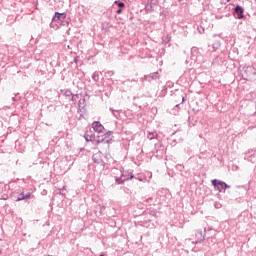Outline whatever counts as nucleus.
<instances>
[{
  "instance_id": "obj_1",
  "label": "nucleus",
  "mask_w": 256,
  "mask_h": 256,
  "mask_svg": "<svg viewBox=\"0 0 256 256\" xmlns=\"http://www.w3.org/2000/svg\"><path fill=\"white\" fill-rule=\"evenodd\" d=\"M59 25L62 27H69L71 25V18L67 16V13L55 12L50 27L52 29H59Z\"/></svg>"
},
{
  "instance_id": "obj_2",
  "label": "nucleus",
  "mask_w": 256,
  "mask_h": 256,
  "mask_svg": "<svg viewBox=\"0 0 256 256\" xmlns=\"http://www.w3.org/2000/svg\"><path fill=\"white\" fill-rule=\"evenodd\" d=\"M111 135H113V131H107L102 136H97V145L99 146V149H109V145H111Z\"/></svg>"
},
{
  "instance_id": "obj_3",
  "label": "nucleus",
  "mask_w": 256,
  "mask_h": 256,
  "mask_svg": "<svg viewBox=\"0 0 256 256\" xmlns=\"http://www.w3.org/2000/svg\"><path fill=\"white\" fill-rule=\"evenodd\" d=\"M211 184L214 187L215 191H218L219 193H225L227 189H231V185L226 184L224 181H221L219 179L211 180Z\"/></svg>"
},
{
  "instance_id": "obj_4",
  "label": "nucleus",
  "mask_w": 256,
  "mask_h": 256,
  "mask_svg": "<svg viewBox=\"0 0 256 256\" xmlns=\"http://www.w3.org/2000/svg\"><path fill=\"white\" fill-rule=\"evenodd\" d=\"M245 9L241 5H236L233 8V15L236 19H245Z\"/></svg>"
},
{
  "instance_id": "obj_5",
  "label": "nucleus",
  "mask_w": 256,
  "mask_h": 256,
  "mask_svg": "<svg viewBox=\"0 0 256 256\" xmlns=\"http://www.w3.org/2000/svg\"><path fill=\"white\" fill-rule=\"evenodd\" d=\"M132 179H137L133 173L128 178H125V173H122L120 177H115V182L117 185H123L125 181H131Z\"/></svg>"
},
{
  "instance_id": "obj_6",
  "label": "nucleus",
  "mask_w": 256,
  "mask_h": 256,
  "mask_svg": "<svg viewBox=\"0 0 256 256\" xmlns=\"http://www.w3.org/2000/svg\"><path fill=\"white\" fill-rule=\"evenodd\" d=\"M157 79H161V74H159L158 71L145 75L142 78V81H148V83H151L152 81H157Z\"/></svg>"
},
{
  "instance_id": "obj_7",
  "label": "nucleus",
  "mask_w": 256,
  "mask_h": 256,
  "mask_svg": "<svg viewBox=\"0 0 256 256\" xmlns=\"http://www.w3.org/2000/svg\"><path fill=\"white\" fill-rule=\"evenodd\" d=\"M243 77H248L249 79H256V70L255 67L248 66L244 70Z\"/></svg>"
},
{
  "instance_id": "obj_8",
  "label": "nucleus",
  "mask_w": 256,
  "mask_h": 256,
  "mask_svg": "<svg viewBox=\"0 0 256 256\" xmlns=\"http://www.w3.org/2000/svg\"><path fill=\"white\" fill-rule=\"evenodd\" d=\"M92 161L96 163V165H100V167H105V161L101 158V151L97 154H93Z\"/></svg>"
},
{
  "instance_id": "obj_9",
  "label": "nucleus",
  "mask_w": 256,
  "mask_h": 256,
  "mask_svg": "<svg viewBox=\"0 0 256 256\" xmlns=\"http://www.w3.org/2000/svg\"><path fill=\"white\" fill-rule=\"evenodd\" d=\"M92 128L96 133H103V131H105V126H103L100 121H94Z\"/></svg>"
},
{
  "instance_id": "obj_10",
  "label": "nucleus",
  "mask_w": 256,
  "mask_h": 256,
  "mask_svg": "<svg viewBox=\"0 0 256 256\" xmlns=\"http://www.w3.org/2000/svg\"><path fill=\"white\" fill-rule=\"evenodd\" d=\"M245 159H247V161H249L250 163H256V151L255 150L249 151L246 154Z\"/></svg>"
},
{
  "instance_id": "obj_11",
  "label": "nucleus",
  "mask_w": 256,
  "mask_h": 256,
  "mask_svg": "<svg viewBox=\"0 0 256 256\" xmlns=\"http://www.w3.org/2000/svg\"><path fill=\"white\" fill-rule=\"evenodd\" d=\"M84 139H85V141H87V143H89L91 141L92 143H95L97 145V136H95L93 134H89V132H86L84 134Z\"/></svg>"
},
{
  "instance_id": "obj_12",
  "label": "nucleus",
  "mask_w": 256,
  "mask_h": 256,
  "mask_svg": "<svg viewBox=\"0 0 256 256\" xmlns=\"http://www.w3.org/2000/svg\"><path fill=\"white\" fill-rule=\"evenodd\" d=\"M197 57H199V48L192 47L191 48V59H192V61H197Z\"/></svg>"
},
{
  "instance_id": "obj_13",
  "label": "nucleus",
  "mask_w": 256,
  "mask_h": 256,
  "mask_svg": "<svg viewBox=\"0 0 256 256\" xmlns=\"http://www.w3.org/2000/svg\"><path fill=\"white\" fill-rule=\"evenodd\" d=\"M25 199H31V192L28 193H20L19 196L16 198V201H25Z\"/></svg>"
},
{
  "instance_id": "obj_14",
  "label": "nucleus",
  "mask_w": 256,
  "mask_h": 256,
  "mask_svg": "<svg viewBox=\"0 0 256 256\" xmlns=\"http://www.w3.org/2000/svg\"><path fill=\"white\" fill-rule=\"evenodd\" d=\"M61 93H63L64 97H66V100L69 101L73 95V92H71L70 89H62L60 90Z\"/></svg>"
},
{
  "instance_id": "obj_15",
  "label": "nucleus",
  "mask_w": 256,
  "mask_h": 256,
  "mask_svg": "<svg viewBox=\"0 0 256 256\" xmlns=\"http://www.w3.org/2000/svg\"><path fill=\"white\" fill-rule=\"evenodd\" d=\"M149 4L152 6V8L155 10L157 7H159V3H161V0H148Z\"/></svg>"
},
{
  "instance_id": "obj_16",
  "label": "nucleus",
  "mask_w": 256,
  "mask_h": 256,
  "mask_svg": "<svg viewBox=\"0 0 256 256\" xmlns=\"http://www.w3.org/2000/svg\"><path fill=\"white\" fill-rule=\"evenodd\" d=\"M196 236H198V243H201V241H205V236L203 235V231L198 230Z\"/></svg>"
},
{
  "instance_id": "obj_17",
  "label": "nucleus",
  "mask_w": 256,
  "mask_h": 256,
  "mask_svg": "<svg viewBox=\"0 0 256 256\" xmlns=\"http://www.w3.org/2000/svg\"><path fill=\"white\" fill-rule=\"evenodd\" d=\"M114 5H117L118 9H124L125 8V2H122L120 0L114 1Z\"/></svg>"
},
{
  "instance_id": "obj_18",
  "label": "nucleus",
  "mask_w": 256,
  "mask_h": 256,
  "mask_svg": "<svg viewBox=\"0 0 256 256\" xmlns=\"http://www.w3.org/2000/svg\"><path fill=\"white\" fill-rule=\"evenodd\" d=\"M145 11H146V13H153V11H155V10L152 8L151 4L149 2H147L146 6H145Z\"/></svg>"
},
{
  "instance_id": "obj_19",
  "label": "nucleus",
  "mask_w": 256,
  "mask_h": 256,
  "mask_svg": "<svg viewBox=\"0 0 256 256\" xmlns=\"http://www.w3.org/2000/svg\"><path fill=\"white\" fill-rule=\"evenodd\" d=\"M77 99H79V94H72V97H70V100H68L69 103H77Z\"/></svg>"
},
{
  "instance_id": "obj_20",
  "label": "nucleus",
  "mask_w": 256,
  "mask_h": 256,
  "mask_svg": "<svg viewBox=\"0 0 256 256\" xmlns=\"http://www.w3.org/2000/svg\"><path fill=\"white\" fill-rule=\"evenodd\" d=\"M155 137H157V132H149L148 139L150 141H153V139H155Z\"/></svg>"
},
{
  "instance_id": "obj_21",
  "label": "nucleus",
  "mask_w": 256,
  "mask_h": 256,
  "mask_svg": "<svg viewBox=\"0 0 256 256\" xmlns=\"http://www.w3.org/2000/svg\"><path fill=\"white\" fill-rule=\"evenodd\" d=\"M110 111H111L112 115H114L116 117V119H119V117H120L119 111H117L113 108H110Z\"/></svg>"
},
{
  "instance_id": "obj_22",
  "label": "nucleus",
  "mask_w": 256,
  "mask_h": 256,
  "mask_svg": "<svg viewBox=\"0 0 256 256\" xmlns=\"http://www.w3.org/2000/svg\"><path fill=\"white\" fill-rule=\"evenodd\" d=\"M93 81H99V73L96 71L92 74Z\"/></svg>"
},
{
  "instance_id": "obj_23",
  "label": "nucleus",
  "mask_w": 256,
  "mask_h": 256,
  "mask_svg": "<svg viewBox=\"0 0 256 256\" xmlns=\"http://www.w3.org/2000/svg\"><path fill=\"white\" fill-rule=\"evenodd\" d=\"M197 31L198 33H200V35H203V33H205V28H203L202 26H197Z\"/></svg>"
},
{
  "instance_id": "obj_24",
  "label": "nucleus",
  "mask_w": 256,
  "mask_h": 256,
  "mask_svg": "<svg viewBox=\"0 0 256 256\" xmlns=\"http://www.w3.org/2000/svg\"><path fill=\"white\" fill-rule=\"evenodd\" d=\"M225 11H231V9H233V4H228L225 6Z\"/></svg>"
},
{
  "instance_id": "obj_25",
  "label": "nucleus",
  "mask_w": 256,
  "mask_h": 256,
  "mask_svg": "<svg viewBox=\"0 0 256 256\" xmlns=\"http://www.w3.org/2000/svg\"><path fill=\"white\" fill-rule=\"evenodd\" d=\"M65 191H67V188L65 186H63V188L60 189V191H59L60 195L65 196Z\"/></svg>"
},
{
  "instance_id": "obj_26",
  "label": "nucleus",
  "mask_w": 256,
  "mask_h": 256,
  "mask_svg": "<svg viewBox=\"0 0 256 256\" xmlns=\"http://www.w3.org/2000/svg\"><path fill=\"white\" fill-rule=\"evenodd\" d=\"M221 47V43L216 42L213 44V49H219Z\"/></svg>"
},
{
  "instance_id": "obj_27",
  "label": "nucleus",
  "mask_w": 256,
  "mask_h": 256,
  "mask_svg": "<svg viewBox=\"0 0 256 256\" xmlns=\"http://www.w3.org/2000/svg\"><path fill=\"white\" fill-rule=\"evenodd\" d=\"M214 207H215V209H221L222 205L219 202H215Z\"/></svg>"
},
{
  "instance_id": "obj_28",
  "label": "nucleus",
  "mask_w": 256,
  "mask_h": 256,
  "mask_svg": "<svg viewBox=\"0 0 256 256\" xmlns=\"http://www.w3.org/2000/svg\"><path fill=\"white\" fill-rule=\"evenodd\" d=\"M116 13L117 15H121L123 13V8H118Z\"/></svg>"
},
{
  "instance_id": "obj_29",
  "label": "nucleus",
  "mask_w": 256,
  "mask_h": 256,
  "mask_svg": "<svg viewBox=\"0 0 256 256\" xmlns=\"http://www.w3.org/2000/svg\"><path fill=\"white\" fill-rule=\"evenodd\" d=\"M107 75H109V77H113V75H115V72H113V71H108V72H107Z\"/></svg>"
},
{
  "instance_id": "obj_30",
  "label": "nucleus",
  "mask_w": 256,
  "mask_h": 256,
  "mask_svg": "<svg viewBox=\"0 0 256 256\" xmlns=\"http://www.w3.org/2000/svg\"><path fill=\"white\" fill-rule=\"evenodd\" d=\"M122 173H124V174H125V179L129 178V177H130V175H131V173H129V172H122Z\"/></svg>"
},
{
  "instance_id": "obj_31",
  "label": "nucleus",
  "mask_w": 256,
  "mask_h": 256,
  "mask_svg": "<svg viewBox=\"0 0 256 256\" xmlns=\"http://www.w3.org/2000/svg\"><path fill=\"white\" fill-rule=\"evenodd\" d=\"M189 125H192V127H195V123L191 122V117L188 118Z\"/></svg>"
},
{
  "instance_id": "obj_32",
  "label": "nucleus",
  "mask_w": 256,
  "mask_h": 256,
  "mask_svg": "<svg viewBox=\"0 0 256 256\" xmlns=\"http://www.w3.org/2000/svg\"><path fill=\"white\" fill-rule=\"evenodd\" d=\"M74 63H79V56H76V57L74 58Z\"/></svg>"
},
{
  "instance_id": "obj_33",
  "label": "nucleus",
  "mask_w": 256,
  "mask_h": 256,
  "mask_svg": "<svg viewBox=\"0 0 256 256\" xmlns=\"http://www.w3.org/2000/svg\"><path fill=\"white\" fill-rule=\"evenodd\" d=\"M146 201H147V203H152L153 202V198H148Z\"/></svg>"
},
{
  "instance_id": "obj_34",
  "label": "nucleus",
  "mask_w": 256,
  "mask_h": 256,
  "mask_svg": "<svg viewBox=\"0 0 256 256\" xmlns=\"http://www.w3.org/2000/svg\"><path fill=\"white\" fill-rule=\"evenodd\" d=\"M42 195H47V190H43Z\"/></svg>"
},
{
  "instance_id": "obj_35",
  "label": "nucleus",
  "mask_w": 256,
  "mask_h": 256,
  "mask_svg": "<svg viewBox=\"0 0 256 256\" xmlns=\"http://www.w3.org/2000/svg\"><path fill=\"white\" fill-rule=\"evenodd\" d=\"M178 1H179V3L185 4V0H178Z\"/></svg>"
},
{
  "instance_id": "obj_36",
  "label": "nucleus",
  "mask_w": 256,
  "mask_h": 256,
  "mask_svg": "<svg viewBox=\"0 0 256 256\" xmlns=\"http://www.w3.org/2000/svg\"><path fill=\"white\" fill-rule=\"evenodd\" d=\"M182 103H185V97L182 96Z\"/></svg>"
},
{
  "instance_id": "obj_37",
  "label": "nucleus",
  "mask_w": 256,
  "mask_h": 256,
  "mask_svg": "<svg viewBox=\"0 0 256 256\" xmlns=\"http://www.w3.org/2000/svg\"><path fill=\"white\" fill-rule=\"evenodd\" d=\"M160 15H165V12H161Z\"/></svg>"
},
{
  "instance_id": "obj_38",
  "label": "nucleus",
  "mask_w": 256,
  "mask_h": 256,
  "mask_svg": "<svg viewBox=\"0 0 256 256\" xmlns=\"http://www.w3.org/2000/svg\"><path fill=\"white\" fill-rule=\"evenodd\" d=\"M179 105H180V104H176L175 107L177 108V107H179Z\"/></svg>"
},
{
  "instance_id": "obj_39",
  "label": "nucleus",
  "mask_w": 256,
  "mask_h": 256,
  "mask_svg": "<svg viewBox=\"0 0 256 256\" xmlns=\"http://www.w3.org/2000/svg\"><path fill=\"white\" fill-rule=\"evenodd\" d=\"M225 0H222V3H224ZM227 2H229V0H226Z\"/></svg>"
},
{
  "instance_id": "obj_40",
  "label": "nucleus",
  "mask_w": 256,
  "mask_h": 256,
  "mask_svg": "<svg viewBox=\"0 0 256 256\" xmlns=\"http://www.w3.org/2000/svg\"><path fill=\"white\" fill-rule=\"evenodd\" d=\"M12 100L15 101V97H12Z\"/></svg>"
},
{
  "instance_id": "obj_41",
  "label": "nucleus",
  "mask_w": 256,
  "mask_h": 256,
  "mask_svg": "<svg viewBox=\"0 0 256 256\" xmlns=\"http://www.w3.org/2000/svg\"><path fill=\"white\" fill-rule=\"evenodd\" d=\"M99 256H105V254H100Z\"/></svg>"
},
{
  "instance_id": "obj_42",
  "label": "nucleus",
  "mask_w": 256,
  "mask_h": 256,
  "mask_svg": "<svg viewBox=\"0 0 256 256\" xmlns=\"http://www.w3.org/2000/svg\"><path fill=\"white\" fill-rule=\"evenodd\" d=\"M0 255H1V250H0Z\"/></svg>"
}]
</instances>
